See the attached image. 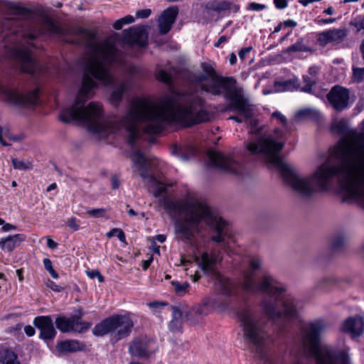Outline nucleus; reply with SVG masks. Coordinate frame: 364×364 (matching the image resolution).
Segmentation results:
<instances>
[{
  "mask_svg": "<svg viewBox=\"0 0 364 364\" xmlns=\"http://www.w3.org/2000/svg\"><path fill=\"white\" fill-rule=\"evenodd\" d=\"M172 319L169 322L168 328L171 331H179L183 324V312L177 306H171Z\"/></svg>",
  "mask_w": 364,
  "mask_h": 364,
  "instance_id": "24",
  "label": "nucleus"
},
{
  "mask_svg": "<svg viewBox=\"0 0 364 364\" xmlns=\"http://www.w3.org/2000/svg\"><path fill=\"white\" fill-rule=\"evenodd\" d=\"M200 316L198 309H190L186 314V318L187 321H189L191 324H194L198 322V318Z\"/></svg>",
  "mask_w": 364,
  "mask_h": 364,
  "instance_id": "36",
  "label": "nucleus"
},
{
  "mask_svg": "<svg viewBox=\"0 0 364 364\" xmlns=\"http://www.w3.org/2000/svg\"><path fill=\"white\" fill-rule=\"evenodd\" d=\"M165 208L182 216L175 224L177 237L185 243L193 244V239L205 224L212 233L211 240L222 243L228 228V223L206 203L197 200L188 202L167 201Z\"/></svg>",
  "mask_w": 364,
  "mask_h": 364,
  "instance_id": "4",
  "label": "nucleus"
},
{
  "mask_svg": "<svg viewBox=\"0 0 364 364\" xmlns=\"http://www.w3.org/2000/svg\"><path fill=\"white\" fill-rule=\"evenodd\" d=\"M178 14V9L177 6L169 7L161 13L158 20L159 33L161 35L166 34L171 30Z\"/></svg>",
  "mask_w": 364,
  "mask_h": 364,
  "instance_id": "15",
  "label": "nucleus"
},
{
  "mask_svg": "<svg viewBox=\"0 0 364 364\" xmlns=\"http://www.w3.org/2000/svg\"><path fill=\"white\" fill-rule=\"evenodd\" d=\"M338 280L333 276H323L317 279L314 285V289L316 291H328L331 287L338 283Z\"/></svg>",
  "mask_w": 364,
  "mask_h": 364,
  "instance_id": "22",
  "label": "nucleus"
},
{
  "mask_svg": "<svg viewBox=\"0 0 364 364\" xmlns=\"http://www.w3.org/2000/svg\"><path fill=\"white\" fill-rule=\"evenodd\" d=\"M124 25H125V24H124L123 20L122 18H120V19L117 20L114 22L113 27L116 30H120V29H122V28L123 27Z\"/></svg>",
  "mask_w": 364,
  "mask_h": 364,
  "instance_id": "56",
  "label": "nucleus"
},
{
  "mask_svg": "<svg viewBox=\"0 0 364 364\" xmlns=\"http://www.w3.org/2000/svg\"><path fill=\"white\" fill-rule=\"evenodd\" d=\"M318 73V68L316 66H313L309 68V73L311 75L312 77H316V75Z\"/></svg>",
  "mask_w": 364,
  "mask_h": 364,
  "instance_id": "57",
  "label": "nucleus"
},
{
  "mask_svg": "<svg viewBox=\"0 0 364 364\" xmlns=\"http://www.w3.org/2000/svg\"><path fill=\"white\" fill-rule=\"evenodd\" d=\"M156 78L158 80L163 82L169 86H173V85L171 75L164 70H161L158 72Z\"/></svg>",
  "mask_w": 364,
  "mask_h": 364,
  "instance_id": "33",
  "label": "nucleus"
},
{
  "mask_svg": "<svg viewBox=\"0 0 364 364\" xmlns=\"http://www.w3.org/2000/svg\"><path fill=\"white\" fill-rule=\"evenodd\" d=\"M360 52L361 53L362 59L364 61V39L362 41L360 45Z\"/></svg>",
  "mask_w": 364,
  "mask_h": 364,
  "instance_id": "64",
  "label": "nucleus"
},
{
  "mask_svg": "<svg viewBox=\"0 0 364 364\" xmlns=\"http://www.w3.org/2000/svg\"><path fill=\"white\" fill-rule=\"evenodd\" d=\"M310 51L304 43L303 38L299 39L294 44L289 46L287 49L283 51V53H291L296 52H307Z\"/></svg>",
  "mask_w": 364,
  "mask_h": 364,
  "instance_id": "27",
  "label": "nucleus"
},
{
  "mask_svg": "<svg viewBox=\"0 0 364 364\" xmlns=\"http://www.w3.org/2000/svg\"><path fill=\"white\" fill-rule=\"evenodd\" d=\"M332 129L339 134L344 135V134H348L347 126L344 122H338L334 124L332 126Z\"/></svg>",
  "mask_w": 364,
  "mask_h": 364,
  "instance_id": "37",
  "label": "nucleus"
},
{
  "mask_svg": "<svg viewBox=\"0 0 364 364\" xmlns=\"http://www.w3.org/2000/svg\"><path fill=\"white\" fill-rule=\"evenodd\" d=\"M237 61V57L234 53H231L229 55V62L230 65L235 64Z\"/></svg>",
  "mask_w": 364,
  "mask_h": 364,
  "instance_id": "62",
  "label": "nucleus"
},
{
  "mask_svg": "<svg viewBox=\"0 0 364 364\" xmlns=\"http://www.w3.org/2000/svg\"><path fill=\"white\" fill-rule=\"evenodd\" d=\"M132 160L136 166L140 177L151 181H156V178L151 174L147 167L148 158L140 151H134L132 155Z\"/></svg>",
  "mask_w": 364,
  "mask_h": 364,
  "instance_id": "17",
  "label": "nucleus"
},
{
  "mask_svg": "<svg viewBox=\"0 0 364 364\" xmlns=\"http://www.w3.org/2000/svg\"><path fill=\"white\" fill-rule=\"evenodd\" d=\"M195 260L205 274L215 280V287L218 294L210 300V304L220 311L228 310L231 304V296L235 294V287L232 281L216 269L217 256L214 253L204 252L200 257H196Z\"/></svg>",
  "mask_w": 364,
  "mask_h": 364,
  "instance_id": "7",
  "label": "nucleus"
},
{
  "mask_svg": "<svg viewBox=\"0 0 364 364\" xmlns=\"http://www.w3.org/2000/svg\"><path fill=\"white\" fill-rule=\"evenodd\" d=\"M11 162L14 168L18 170H29L32 167L31 164L29 161L12 159Z\"/></svg>",
  "mask_w": 364,
  "mask_h": 364,
  "instance_id": "35",
  "label": "nucleus"
},
{
  "mask_svg": "<svg viewBox=\"0 0 364 364\" xmlns=\"http://www.w3.org/2000/svg\"><path fill=\"white\" fill-rule=\"evenodd\" d=\"M150 345L151 342L146 339L136 338L130 343L129 351L133 356L148 357L151 353Z\"/></svg>",
  "mask_w": 364,
  "mask_h": 364,
  "instance_id": "19",
  "label": "nucleus"
},
{
  "mask_svg": "<svg viewBox=\"0 0 364 364\" xmlns=\"http://www.w3.org/2000/svg\"><path fill=\"white\" fill-rule=\"evenodd\" d=\"M67 225L74 231H77L80 228L79 225L77 223V218L74 217H72L68 220Z\"/></svg>",
  "mask_w": 364,
  "mask_h": 364,
  "instance_id": "43",
  "label": "nucleus"
},
{
  "mask_svg": "<svg viewBox=\"0 0 364 364\" xmlns=\"http://www.w3.org/2000/svg\"><path fill=\"white\" fill-rule=\"evenodd\" d=\"M252 49V48L251 46L242 48L238 53L239 58L241 60H244L246 58L247 54H248Z\"/></svg>",
  "mask_w": 364,
  "mask_h": 364,
  "instance_id": "49",
  "label": "nucleus"
},
{
  "mask_svg": "<svg viewBox=\"0 0 364 364\" xmlns=\"http://www.w3.org/2000/svg\"><path fill=\"white\" fill-rule=\"evenodd\" d=\"M87 215L93 218H102L105 214V210L104 208H96L92 209L87 211Z\"/></svg>",
  "mask_w": 364,
  "mask_h": 364,
  "instance_id": "40",
  "label": "nucleus"
},
{
  "mask_svg": "<svg viewBox=\"0 0 364 364\" xmlns=\"http://www.w3.org/2000/svg\"><path fill=\"white\" fill-rule=\"evenodd\" d=\"M351 80L355 83H360L364 80V68L353 67Z\"/></svg>",
  "mask_w": 364,
  "mask_h": 364,
  "instance_id": "32",
  "label": "nucleus"
},
{
  "mask_svg": "<svg viewBox=\"0 0 364 364\" xmlns=\"http://www.w3.org/2000/svg\"><path fill=\"white\" fill-rule=\"evenodd\" d=\"M0 364H21L18 355L8 348H0Z\"/></svg>",
  "mask_w": 364,
  "mask_h": 364,
  "instance_id": "25",
  "label": "nucleus"
},
{
  "mask_svg": "<svg viewBox=\"0 0 364 364\" xmlns=\"http://www.w3.org/2000/svg\"><path fill=\"white\" fill-rule=\"evenodd\" d=\"M208 156L210 165L213 167L234 174H240L241 172V164L233 160L231 157L213 150L208 151Z\"/></svg>",
  "mask_w": 364,
  "mask_h": 364,
  "instance_id": "11",
  "label": "nucleus"
},
{
  "mask_svg": "<svg viewBox=\"0 0 364 364\" xmlns=\"http://www.w3.org/2000/svg\"><path fill=\"white\" fill-rule=\"evenodd\" d=\"M122 38L128 45H137L140 47H144L147 44L148 34L144 28L132 26L129 29L124 30Z\"/></svg>",
  "mask_w": 364,
  "mask_h": 364,
  "instance_id": "13",
  "label": "nucleus"
},
{
  "mask_svg": "<svg viewBox=\"0 0 364 364\" xmlns=\"http://www.w3.org/2000/svg\"><path fill=\"white\" fill-rule=\"evenodd\" d=\"M73 33L79 38L73 43L84 46L92 53L85 63L82 86L75 102L66 107V123L80 122L93 132L105 135L123 134L134 149L136 140L140 136L139 124L145 133L158 134L167 124L180 123L191 127L209 121V113L204 108L205 101L198 95L199 91L214 96L221 95L223 90L228 92L230 104L228 109L237 111L246 119L252 116L247 100L237 90H231L236 80L232 77L219 75L212 65L203 62L202 73L188 74L186 80L190 85L186 89L174 92L157 105L136 99L132 101L129 111L124 117L106 119L101 104L91 102L87 107L85 104L90 90L97 87L94 79L105 85L114 83L112 67L122 66L124 55L108 40L97 43L96 34L90 29L80 27Z\"/></svg>",
  "mask_w": 364,
  "mask_h": 364,
  "instance_id": "1",
  "label": "nucleus"
},
{
  "mask_svg": "<svg viewBox=\"0 0 364 364\" xmlns=\"http://www.w3.org/2000/svg\"><path fill=\"white\" fill-rule=\"evenodd\" d=\"M346 28H333L323 31L318 35L317 41L321 46H326L331 42L339 43L348 36Z\"/></svg>",
  "mask_w": 364,
  "mask_h": 364,
  "instance_id": "16",
  "label": "nucleus"
},
{
  "mask_svg": "<svg viewBox=\"0 0 364 364\" xmlns=\"http://www.w3.org/2000/svg\"><path fill=\"white\" fill-rule=\"evenodd\" d=\"M258 125V121L256 119H250V134H256L259 135L261 133V129L257 127Z\"/></svg>",
  "mask_w": 364,
  "mask_h": 364,
  "instance_id": "41",
  "label": "nucleus"
},
{
  "mask_svg": "<svg viewBox=\"0 0 364 364\" xmlns=\"http://www.w3.org/2000/svg\"><path fill=\"white\" fill-rule=\"evenodd\" d=\"M153 259H154L153 256H151L148 259L144 260L142 262V268L144 270H146L149 267Z\"/></svg>",
  "mask_w": 364,
  "mask_h": 364,
  "instance_id": "55",
  "label": "nucleus"
},
{
  "mask_svg": "<svg viewBox=\"0 0 364 364\" xmlns=\"http://www.w3.org/2000/svg\"><path fill=\"white\" fill-rule=\"evenodd\" d=\"M151 11L149 9L138 10L136 12V16L139 18H146L151 15Z\"/></svg>",
  "mask_w": 364,
  "mask_h": 364,
  "instance_id": "42",
  "label": "nucleus"
},
{
  "mask_svg": "<svg viewBox=\"0 0 364 364\" xmlns=\"http://www.w3.org/2000/svg\"><path fill=\"white\" fill-rule=\"evenodd\" d=\"M47 286L55 292H61L64 290V288L60 285H58L54 282L48 279Z\"/></svg>",
  "mask_w": 364,
  "mask_h": 364,
  "instance_id": "44",
  "label": "nucleus"
},
{
  "mask_svg": "<svg viewBox=\"0 0 364 364\" xmlns=\"http://www.w3.org/2000/svg\"><path fill=\"white\" fill-rule=\"evenodd\" d=\"M24 332L28 336L31 337L35 335L36 331L33 326L28 325L24 327Z\"/></svg>",
  "mask_w": 364,
  "mask_h": 364,
  "instance_id": "52",
  "label": "nucleus"
},
{
  "mask_svg": "<svg viewBox=\"0 0 364 364\" xmlns=\"http://www.w3.org/2000/svg\"><path fill=\"white\" fill-rule=\"evenodd\" d=\"M129 82L127 80L121 82L113 88L110 96V101L113 105H117L122 100L124 94L128 90Z\"/></svg>",
  "mask_w": 364,
  "mask_h": 364,
  "instance_id": "23",
  "label": "nucleus"
},
{
  "mask_svg": "<svg viewBox=\"0 0 364 364\" xmlns=\"http://www.w3.org/2000/svg\"><path fill=\"white\" fill-rule=\"evenodd\" d=\"M303 81L305 83V85L301 88V91L307 93H312V87L317 83V78L304 75Z\"/></svg>",
  "mask_w": 364,
  "mask_h": 364,
  "instance_id": "30",
  "label": "nucleus"
},
{
  "mask_svg": "<svg viewBox=\"0 0 364 364\" xmlns=\"http://www.w3.org/2000/svg\"><path fill=\"white\" fill-rule=\"evenodd\" d=\"M228 41V38L223 36H220L219 38V39L218 40V41L216 43H215L214 46L215 47H219L222 43H225L226 41Z\"/></svg>",
  "mask_w": 364,
  "mask_h": 364,
  "instance_id": "61",
  "label": "nucleus"
},
{
  "mask_svg": "<svg viewBox=\"0 0 364 364\" xmlns=\"http://www.w3.org/2000/svg\"><path fill=\"white\" fill-rule=\"evenodd\" d=\"M82 316V311H79L78 316H74L67 318L64 316H59L55 318L56 328L62 333L70 331H75L82 333L86 331L91 326V323L82 321L81 317Z\"/></svg>",
  "mask_w": 364,
  "mask_h": 364,
  "instance_id": "10",
  "label": "nucleus"
},
{
  "mask_svg": "<svg viewBox=\"0 0 364 364\" xmlns=\"http://www.w3.org/2000/svg\"><path fill=\"white\" fill-rule=\"evenodd\" d=\"M83 345L75 340H68L61 341L57 345L59 352L68 353L76 352L82 349Z\"/></svg>",
  "mask_w": 364,
  "mask_h": 364,
  "instance_id": "26",
  "label": "nucleus"
},
{
  "mask_svg": "<svg viewBox=\"0 0 364 364\" xmlns=\"http://www.w3.org/2000/svg\"><path fill=\"white\" fill-rule=\"evenodd\" d=\"M350 26H353L357 33L364 31V14L353 18L350 21Z\"/></svg>",
  "mask_w": 364,
  "mask_h": 364,
  "instance_id": "31",
  "label": "nucleus"
},
{
  "mask_svg": "<svg viewBox=\"0 0 364 364\" xmlns=\"http://www.w3.org/2000/svg\"><path fill=\"white\" fill-rule=\"evenodd\" d=\"M24 234H15L0 239V248L4 251L12 252L17 246L25 241Z\"/></svg>",
  "mask_w": 364,
  "mask_h": 364,
  "instance_id": "20",
  "label": "nucleus"
},
{
  "mask_svg": "<svg viewBox=\"0 0 364 364\" xmlns=\"http://www.w3.org/2000/svg\"><path fill=\"white\" fill-rule=\"evenodd\" d=\"M166 192V187L162 184H160L154 192V196L156 198L160 197Z\"/></svg>",
  "mask_w": 364,
  "mask_h": 364,
  "instance_id": "48",
  "label": "nucleus"
},
{
  "mask_svg": "<svg viewBox=\"0 0 364 364\" xmlns=\"http://www.w3.org/2000/svg\"><path fill=\"white\" fill-rule=\"evenodd\" d=\"M343 331L350 333L353 338L360 336L364 331V321L361 316H355L346 320Z\"/></svg>",
  "mask_w": 364,
  "mask_h": 364,
  "instance_id": "18",
  "label": "nucleus"
},
{
  "mask_svg": "<svg viewBox=\"0 0 364 364\" xmlns=\"http://www.w3.org/2000/svg\"><path fill=\"white\" fill-rule=\"evenodd\" d=\"M16 229V226L10 224V223H6L4 222V225H3L1 230L3 232H8L11 230H15Z\"/></svg>",
  "mask_w": 364,
  "mask_h": 364,
  "instance_id": "54",
  "label": "nucleus"
},
{
  "mask_svg": "<svg viewBox=\"0 0 364 364\" xmlns=\"http://www.w3.org/2000/svg\"><path fill=\"white\" fill-rule=\"evenodd\" d=\"M336 21L335 18H323L320 21L322 23H331Z\"/></svg>",
  "mask_w": 364,
  "mask_h": 364,
  "instance_id": "63",
  "label": "nucleus"
},
{
  "mask_svg": "<svg viewBox=\"0 0 364 364\" xmlns=\"http://www.w3.org/2000/svg\"><path fill=\"white\" fill-rule=\"evenodd\" d=\"M122 19L123 20L124 24L132 23L135 20V18L131 15H127V16H124V18H122Z\"/></svg>",
  "mask_w": 364,
  "mask_h": 364,
  "instance_id": "60",
  "label": "nucleus"
},
{
  "mask_svg": "<svg viewBox=\"0 0 364 364\" xmlns=\"http://www.w3.org/2000/svg\"><path fill=\"white\" fill-rule=\"evenodd\" d=\"M249 7L254 11H260L264 9L266 6L264 4L252 2L250 4Z\"/></svg>",
  "mask_w": 364,
  "mask_h": 364,
  "instance_id": "50",
  "label": "nucleus"
},
{
  "mask_svg": "<svg viewBox=\"0 0 364 364\" xmlns=\"http://www.w3.org/2000/svg\"><path fill=\"white\" fill-rule=\"evenodd\" d=\"M47 246L50 249L57 248V243L50 237H47Z\"/></svg>",
  "mask_w": 364,
  "mask_h": 364,
  "instance_id": "58",
  "label": "nucleus"
},
{
  "mask_svg": "<svg viewBox=\"0 0 364 364\" xmlns=\"http://www.w3.org/2000/svg\"><path fill=\"white\" fill-rule=\"evenodd\" d=\"M261 266L260 258L253 257L250 259L249 269L243 277L242 289L247 292L264 294L260 306L269 320L276 322L280 319H290L295 317L296 315L295 299L291 295L285 294L284 284L268 273L264 274L257 280L255 279V272L259 269Z\"/></svg>",
  "mask_w": 364,
  "mask_h": 364,
  "instance_id": "3",
  "label": "nucleus"
},
{
  "mask_svg": "<svg viewBox=\"0 0 364 364\" xmlns=\"http://www.w3.org/2000/svg\"><path fill=\"white\" fill-rule=\"evenodd\" d=\"M326 324L321 319L311 321L301 330L299 341L305 354L315 358L316 364H351L348 355L330 348L321 349V335Z\"/></svg>",
  "mask_w": 364,
  "mask_h": 364,
  "instance_id": "6",
  "label": "nucleus"
},
{
  "mask_svg": "<svg viewBox=\"0 0 364 364\" xmlns=\"http://www.w3.org/2000/svg\"><path fill=\"white\" fill-rule=\"evenodd\" d=\"M133 326L134 322L129 316L114 315L97 324L92 329V333L97 336L113 333V338L119 341L129 336Z\"/></svg>",
  "mask_w": 364,
  "mask_h": 364,
  "instance_id": "8",
  "label": "nucleus"
},
{
  "mask_svg": "<svg viewBox=\"0 0 364 364\" xmlns=\"http://www.w3.org/2000/svg\"><path fill=\"white\" fill-rule=\"evenodd\" d=\"M171 284L173 287L175 292L179 296L183 295L190 286L188 282H183L181 284L177 281L171 282Z\"/></svg>",
  "mask_w": 364,
  "mask_h": 364,
  "instance_id": "34",
  "label": "nucleus"
},
{
  "mask_svg": "<svg viewBox=\"0 0 364 364\" xmlns=\"http://www.w3.org/2000/svg\"><path fill=\"white\" fill-rule=\"evenodd\" d=\"M168 304L166 302H161V301H153L148 304V306L154 309L158 310L166 306H167Z\"/></svg>",
  "mask_w": 364,
  "mask_h": 364,
  "instance_id": "45",
  "label": "nucleus"
},
{
  "mask_svg": "<svg viewBox=\"0 0 364 364\" xmlns=\"http://www.w3.org/2000/svg\"><path fill=\"white\" fill-rule=\"evenodd\" d=\"M274 4L275 6L279 9H283L287 6V0H274Z\"/></svg>",
  "mask_w": 364,
  "mask_h": 364,
  "instance_id": "51",
  "label": "nucleus"
},
{
  "mask_svg": "<svg viewBox=\"0 0 364 364\" xmlns=\"http://www.w3.org/2000/svg\"><path fill=\"white\" fill-rule=\"evenodd\" d=\"M40 89L35 88L27 93L20 92L16 89H7L0 85V94L7 103L18 107H27L38 103Z\"/></svg>",
  "mask_w": 364,
  "mask_h": 364,
  "instance_id": "9",
  "label": "nucleus"
},
{
  "mask_svg": "<svg viewBox=\"0 0 364 364\" xmlns=\"http://www.w3.org/2000/svg\"><path fill=\"white\" fill-rule=\"evenodd\" d=\"M283 24L286 26V27H291V28H294L296 26L297 23L296 21H294V20H291V19H289V20H287V21H284L283 22Z\"/></svg>",
  "mask_w": 364,
  "mask_h": 364,
  "instance_id": "59",
  "label": "nucleus"
},
{
  "mask_svg": "<svg viewBox=\"0 0 364 364\" xmlns=\"http://www.w3.org/2000/svg\"><path fill=\"white\" fill-rule=\"evenodd\" d=\"M107 236L108 237L117 236L121 242H125L126 239L124 232L118 228H113L112 230H111L109 232L107 233Z\"/></svg>",
  "mask_w": 364,
  "mask_h": 364,
  "instance_id": "38",
  "label": "nucleus"
},
{
  "mask_svg": "<svg viewBox=\"0 0 364 364\" xmlns=\"http://www.w3.org/2000/svg\"><path fill=\"white\" fill-rule=\"evenodd\" d=\"M33 325L40 331V338L44 341L53 340L56 331L50 316H38L33 319Z\"/></svg>",
  "mask_w": 364,
  "mask_h": 364,
  "instance_id": "14",
  "label": "nucleus"
},
{
  "mask_svg": "<svg viewBox=\"0 0 364 364\" xmlns=\"http://www.w3.org/2000/svg\"><path fill=\"white\" fill-rule=\"evenodd\" d=\"M14 9L19 18L3 20L1 38L6 44L14 45L13 55L18 60L21 71L33 75L41 68L33 57L34 45L31 41L43 33H61L62 28L50 17L43 18L41 27L28 26L21 18L29 16V9L20 6H16Z\"/></svg>",
  "mask_w": 364,
  "mask_h": 364,
  "instance_id": "2",
  "label": "nucleus"
},
{
  "mask_svg": "<svg viewBox=\"0 0 364 364\" xmlns=\"http://www.w3.org/2000/svg\"><path fill=\"white\" fill-rule=\"evenodd\" d=\"M235 314L247 347L260 359L267 360V347L270 338L267 320L249 306L240 307Z\"/></svg>",
  "mask_w": 364,
  "mask_h": 364,
  "instance_id": "5",
  "label": "nucleus"
},
{
  "mask_svg": "<svg viewBox=\"0 0 364 364\" xmlns=\"http://www.w3.org/2000/svg\"><path fill=\"white\" fill-rule=\"evenodd\" d=\"M346 238L341 235H336L332 240L331 247L333 251L338 252L344 247Z\"/></svg>",
  "mask_w": 364,
  "mask_h": 364,
  "instance_id": "29",
  "label": "nucleus"
},
{
  "mask_svg": "<svg viewBox=\"0 0 364 364\" xmlns=\"http://www.w3.org/2000/svg\"><path fill=\"white\" fill-rule=\"evenodd\" d=\"M320 112L318 110L312 108H306L300 109L296 112V117L297 118H317L319 117Z\"/></svg>",
  "mask_w": 364,
  "mask_h": 364,
  "instance_id": "28",
  "label": "nucleus"
},
{
  "mask_svg": "<svg viewBox=\"0 0 364 364\" xmlns=\"http://www.w3.org/2000/svg\"><path fill=\"white\" fill-rule=\"evenodd\" d=\"M112 188L116 190L120 186V180L117 175H113L111 178Z\"/></svg>",
  "mask_w": 364,
  "mask_h": 364,
  "instance_id": "47",
  "label": "nucleus"
},
{
  "mask_svg": "<svg viewBox=\"0 0 364 364\" xmlns=\"http://www.w3.org/2000/svg\"><path fill=\"white\" fill-rule=\"evenodd\" d=\"M45 269L49 272L53 269L52 262L48 258H45L43 260Z\"/></svg>",
  "mask_w": 364,
  "mask_h": 364,
  "instance_id": "53",
  "label": "nucleus"
},
{
  "mask_svg": "<svg viewBox=\"0 0 364 364\" xmlns=\"http://www.w3.org/2000/svg\"><path fill=\"white\" fill-rule=\"evenodd\" d=\"M86 274L90 278V279H95V278H97L98 279V281L101 283L104 282H105V278L101 274V273L100 272L99 270L97 269H95V270H90V271H86Z\"/></svg>",
  "mask_w": 364,
  "mask_h": 364,
  "instance_id": "39",
  "label": "nucleus"
},
{
  "mask_svg": "<svg viewBox=\"0 0 364 364\" xmlns=\"http://www.w3.org/2000/svg\"><path fill=\"white\" fill-rule=\"evenodd\" d=\"M272 117L277 118L284 126L287 124V118L279 112H274L272 114Z\"/></svg>",
  "mask_w": 364,
  "mask_h": 364,
  "instance_id": "46",
  "label": "nucleus"
},
{
  "mask_svg": "<svg viewBox=\"0 0 364 364\" xmlns=\"http://www.w3.org/2000/svg\"><path fill=\"white\" fill-rule=\"evenodd\" d=\"M232 6V4L228 1L210 0L204 6V18H206V16L209 15L211 11L220 13L231 9Z\"/></svg>",
  "mask_w": 364,
  "mask_h": 364,
  "instance_id": "21",
  "label": "nucleus"
},
{
  "mask_svg": "<svg viewBox=\"0 0 364 364\" xmlns=\"http://www.w3.org/2000/svg\"><path fill=\"white\" fill-rule=\"evenodd\" d=\"M329 105L338 112L349 107L350 90L341 85H334L326 95Z\"/></svg>",
  "mask_w": 364,
  "mask_h": 364,
  "instance_id": "12",
  "label": "nucleus"
}]
</instances>
